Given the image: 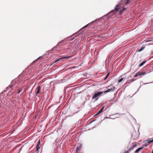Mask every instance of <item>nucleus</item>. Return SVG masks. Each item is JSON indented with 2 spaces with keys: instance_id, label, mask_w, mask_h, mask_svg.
Listing matches in <instances>:
<instances>
[{
  "instance_id": "9",
  "label": "nucleus",
  "mask_w": 153,
  "mask_h": 153,
  "mask_svg": "<svg viewBox=\"0 0 153 153\" xmlns=\"http://www.w3.org/2000/svg\"><path fill=\"white\" fill-rule=\"evenodd\" d=\"M40 140H39L38 141V142L37 143L36 146V149L37 151H38V150L39 149V144H40Z\"/></svg>"
},
{
  "instance_id": "3",
  "label": "nucleus",
  "mask_w": 153,
  "mask_h": 153,
  "mask_svg": "<svg viewBox=\"0 0 153 153\" xmlns=\"http://www.w3.org/2000/svg\"><path fill=\"white\" fill-rule=\"evenodd\" d=\"M115 88L114 87H113L111 89H109L107 90L106 91H105L104 92L105 93H107L110 92H113L115 90Z\"/></svg>"
},
{
  "instance_id": "15",
  "label": "nucleus",
  "mask_w": 153,
  "mask_h": 153,
  "mask_svg": "<svg viewBox=\"0 0 153 153\" xmlns=\"http://www.w3.org/2000/svg\"><path fill=\"white\" fill-rule=\"evenodd\" d=\"M144 49V48L143 47H142L139 50H138V52H140L141 51H142L143 49Z\"/></svg>"
},
{
  "instance_id": "8",
  "label": "nucleus",
  "mask_w": 153,
  "mask_h": 153,
  "mask_svg": "<svg viewBox=\"0 0 153 153\" xmlns=\"http://www.w3.org/2000/svg\"><path fill=\"white\" fill-rule=\"evenodd\" d=\"M146 74V72H137V75L139 76H140L141 75H144Z\"/></svg>"
},
{
  "instance_id": "13",
  "label": "nucleus",
  "mask_w": 153,
  "mask_h": 153,
  "mask_svg": "<svg viewBox=\"0 0 153 153\" xmlns=\"http://www.w3.org/2000/svg\"><path fill=\"white\" fill-rule=\"evenodd\" d=\"M146 62L145 61H143L140 64L139 66L140 67L142 66L146 63Z\"/></svg>"
},
{
  "instance_id": "14",
  "label": "nucleus",
  "mask_w": 153,
  "mask_h": 153,
  "mask_svg": "<svg viewBox=\"0 0 153 153\" xmlns=\"http://www.w3.org/2000/svg\"><path fill=\"white\" fill-rule=\"evenodd\" d=\"M146 141H148V143H149L153 142V139L152 140H150L149 139H148Z\"/></svg>"
},
{
  "instance_id": "24",
  "label": "nucleus",
  "mask_w": 153,
  "mask_h": 153,
  "mask_svg": "<svg viewBox=\"0 0 153 153\" xmlns=\"http://www.w3.org/2000/svg\"><path fill=\"white\" fill-rule=\"evenodd\" d=\"M41 57H42V56L39 57L38 58V59L41 58Z\"/></svg>"
},
{
  "instance_id": "23",
  "label": "nucleus",
  "mask_w": 153,
  "mask_h": 153,
  "mask_svg": "<svg viewBox=\"0 0 153 153\" xmlns=\"http://www.w3.org/2000/svg\"><path fill=\"white\" fill-rule=\"evenodd\" d=\"M77 33H75V34H74L72 36H73V35H74L75 34H77Z\"/></svg>"
},
{
  "instance_id": "17",
  "label": "nucleus",
  "mask_w": 153,
  "mask_h": 153,
  "mask_svg": "<svg viewBox=\"0 0 153 153\" xmlns=\"http://www.w3.org/2000/svg\"><path fill=\"white\" fill-rule=\"evenodd\" d=\"M131 150L130 149H128L127 151L126 152V153H129Z\"/></svg>"
},
{
  "instance_id": "19",
  "label": "nucleus",
  "mask_w": 153,
  "mask_h": 153,
  "mask_svg": "<svg viewBox=\"0 0 153 153\" xmlns=\"http://www.w3.org/2000/svg\"><path fill=\"white\" fill-rule=\"evenodd\" d=\"M139 75H137V72L134 75V77H136L137 76H138Z\"/></svg>"
},
{
  "instance_id": "22",
  "label": "nucleus",
  "mask_w": 153,
  "mask_h": 153,
  "mask_svg": "<svg viewBox=\"0 0 153 153\" xmlns=\"http://www.w3.org/2000/svg\"><path fill=\"white\" fill-rule=\"evenodd\" d=\"M21 91H19L18 92V93L19 94Z\"/></svg>"
},
{
  "instance_id": "7",
  "label": "nucleus",
  "mask_w": 153,
  "mask_h": 153,
  "mask_svg": "<svg viewBox=\"0 0 153 153\" xmlns=\"http://www.w3.org/2000/svg\"><path fill=\"white\" fill-rule=\"evenodd\" d=\"M79 145V146L78 147H77L76 148V152L77 153H78V151L80 150V149H81L82 147V145L81 144H80Z\"/></svg>"
},
{
  "instance_id": "18",
  "label": "nucleus",
  "mask_w": 153,
  "mask_h": 153,
  "mask_svg": "<svg viewBox=\"0 0 153 153\" xmlns=\"http://www.w3.org/2000/svg\"><path fill=\"white\" fill-rule=\"evenodd\" d=\"M63 40H62L60 42H58V43L57 44V45H58L60 43H63Z\"/></svg>"
},
{
  "instance_id": "10",
  "label": "nucleus",
  "mask_w": 153,
  "mask_h": 153,
  "mask_svg": "<svg viewBox=\"0 0 153 153\" xmlns=\"http://www.w3.org/2000/svg\"><path fill=\"white\" fill-rule=\"evenodd\" d=\"M143 148V147L139 148L135 151V152L136 153H138L140 151V150L142 149Z\"/></svg>"
},
{
  "instance_id": "4",
  "label": "nucleus",
  "mask_w": 153,
  "mask_h": 153,
  "mask_svg": "<svg viewBox=\"0 0 153 153\" xmlns=\"http://www.w3.org/2000/svg\"><path fill=\"white\" fill-rule=\"evenodd\" d=\"M71 56H67V57H62V58H59L57 60H56L54 62V63H56V62H57L58 61H60V60L63 59H64V58H66V59H70V58H71Z\"/></svg>"
},
{
  "instance_id": "16",
  "label": "nucleus",
  "mask_w": 153,
  "mask_h": 153,
  "mask_svg": "<svg viewBox=\"0 0 153 153\" xmlns=\"http://www.w3.org/2000/svg\"><path fill=\"white\" fill-rule=\"evenodd\" d=\"M109 75V73L108 74L106 75V76L104 78V80H105L108 77V75Z\"/></svg>"
},
{
  "instance_id": "5",
  "label": "nucleus",
  "mask_w": 153,
  "mask_h": 153,
  "mask_svg": "<svg viewBox=\"0 0 153 153\" xmlns=\"http://www.w3.org/2000/svg\"><path fill=\"white\" fill-rule=\"evenodd\" d=\"M41 87H39L37 89V91L36 93V95L38 94H41Z\"/></svg>"
},
{
  "instance_id": "2",
  "label": "nucleus",
  "mask_w": 153,
  "mask_h": 153,
  "mask_svg": "<svg viewBox=\"0 0 153 153\" xmlns=\"http://www.w3.org/2000/svg\"><path fill=\"white\" fill-rule=\"evenodd\" d=\"M103 92H99L97 93H95L92 97L93 99H95V101L97 100L98 98H97Z\"/></svg>"
},
{
  "instance_id": "12",
  "label": "nucleus",
  "mask_w": 153,
  "mask_h": 153,
  "mask_svg": "<svg viewBox=\"0 0 153 153\" xmlns=\"http://www.w3.org/2000/svg\"><path fill=\"white\" fill-rule=\"evenodd\" d=\"M137 146V144L135 143L134 145H133V146L131 148H130L129 149H131V150H133L134 149V148Z\"/></svg>"
},
{
  "instance_id": "1",
  "label": "nucleus",
  "mask_w": 153,
  "mask_h": 153,
  "mask_svg": "<svg viewBox=\"0 0 153 153\" xmlns=\"http://www.w3.org/2000/svg\"><path fill=\"white\" fill-rule=\"evenodd\" d=\"M130 0H121L119 4L115 6V11H118L120 14H121L122 12L126 11V9L120 5H123V6H126L130 3Z\"/></svg>"
},
{
  "instance_id": "21",
  "label": "nucleus",
  "mask_w": 153,
  "mask_h": 153,
  "mask_svg": "<svg viewBox=\"0 0 153 153\" xmlns=\"http://www.w3.org/2000/svg\"><path fill=\"white\" fill-rule=\"evenodd\" d=\"M76 36H75L73 38H72V39H70V40L71 41L72 40L74 39V37H76Z\"/></svg>"
},
{
  "instance_id": "11",
  "label": "nucleus",
  "mask_w": 153,
  "mask_h": 153,
  "mask_svg": "<svg viewBox=\"0 0 153 153\" xmlns=\"http://www.w3.org/2000/svg\"><path fill=\"white\" fill-rule=\"evenodd\" d=\"M124 81V79L123 78H122L120 79L118 81V84L121 82H123Z\"/></svg>"
},
{
  "instance_id": "6",
  "label": "nucleus",
  "mask_w": 153,
  "mask_h": 153,
  "mask_svg": "<svg viewBox=\"0 0 153 153\" xmlns=\"http://www.w3.org/2000/svg\"><path fill=\"white\" fill-rule=\"evenodd\" d=\"M104 107V106L102 107L100 109V110L95 115H98L99 114H100L101 113H102L103 111Z\"/></svg>"
},
{
  "instance_id": "20",
  "label": "nucleus",
  "mask_w": 153,
  "mask_h": 153,
  "mask_svg": "<svg viewBox=\"0 0 153 153\" xmlns=\"http://www.w3.org/2000/svg\"><path fill=\"white\" fill-rule=\"evenodd\" d=\"M90 23H89V24H88L87 25H86L85 26H84L83 28H85V27H86L88 25H89V24H90Z\"/></svg>"
},
{
  "instance_id": "25",
  "label": "nucleus",
  "mask_w": 153,
  "mask_h": 153,
  "mask_svg": "<svg viewBox=\"0 0 153 153\" xmlns=\"http://www.w3.org/2000/svg\"><path fill=\"white\" fill-rule=\"evenodd\" d=\"M152 153H153V150H152Z\"/></svg>"
}]
</instances>
